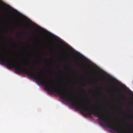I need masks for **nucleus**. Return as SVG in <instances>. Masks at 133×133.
Wrapping results in <instances>:
<instances>
[{"label":"nucleus","instance_id":"nucleus-2","mask_svg":"<svg viewBox=\"0 0 133 133\" xmlns=\"http://www.w3.org/2000/svg\"><path fill=\"white\" fill-rule=\"evenodd\" d=\"M42 73L43 74H44V73L43 72H42Z\"/></svg>","mask_w":133,"mask_h":133},{"label":"nucleus","instance_id":"nucleus-5","mask_svg":"<svg viewBox=\"0 0 133 133\" xmlns=\"http://www.w3.org/2000/svg\"><path fill=\"white\" fill-rule=\"evenodd\" d=\"M58 67H60V66L59 65H58Z\"/></svg>","mask_w":133,"mask_h":133},{"label":"nucleus","instance_id":"nucleus-3","mask_svg":"<svg viewBox=\"0 0 133 133\" xmlns=\"http://www.w3.org/2000/svg\"><path fill=\"white\" fill-rule=\"evenodd\" d=\"M103 80L104 79V77L103 78Z\"/></svg>","mask_w":133,"mask_h":133},{"label":"nucleus","instance_id":"nucleus-10","mask_svg":"<svg viewBox=\"0 0 133 133\" xmlns=\"http://www.w3.org/2000/svg\"><path fill=\"white\" fill-rule=\"evenodd\" d=\"M118 92H119V93H120V92L119 91Z\"/></svg>","mask_w":133,"mask_h":133},{"label":"nucleus","instance_id":"nucleus-9","mask_svg":"<svg viewBox=\"0 0 133 133\" xmlns=\"http://www.w3.org/2000/svg\"><path fill=\"white\" fill-rule=\"evenodd\" d=\"M5 38V37H3V38Z\"/></svg>","mask_w":133,"mask_h":133},{"label":"nucleus","instance_id":"nucleus-6","mask_svg":"<svg viewBox=\"0 0 133 133\" xmlns=\"http://www.w3.org/2000/svg\"><path fill=\"white\" fill-rule=\"evenodd\" d=\"M14 43H15V44H16V43H15V42H14Z\"/></svg>","mask_w":133,"mask_h":133},{"label":"nucleus","instance_id":"nucleus-8","mask_svg":"<svg viewBox=\"0 0 133 133\" xmlns=\"http://www.w3.org/2000/svg\"><path fill=\"white\" fill-rule=\"evenodd\" d=\"M113 86H114V87H115V86H114V85H113Z\"/></svg>","mask_w":133,"mask_h":133},{"label":"nucleus","instance_id":"nucleus-1","mask_svg":"<svg viewBox=\"0 0 133 133\" xmlns=\"http://www.w3.org/2000/svg\"><path fill=\"white\" fill-rule=\"evenodd\" d=\"M100 92H101V94L102 93V91H100Z\"/></svg>","mask_w":133,"mask_h":133},{"label":"nucleus","instance_id":"nucleus-7","mask_svg":"<svg viewBox=\"0 0 133 133\" xmlns=\"http://www.w3.org/2000/svg\"><path fill=\"white\" fill-rule=\"evenodd\" d=\"M131 115H132V116H133V114H131Z\"/></svg>","mask_w":133,"mask_h":133},{"label":"nucleus","instance_id":"nucleus-4","mask_svg":"<svg viewBox=\"0 0 133 133\" xmlns=\"http://www.w3.org/2000/svg\"><path fill=\"white\" fill-rule=\"evenodd\" d=\"M82 90L83 91H85L84 89H82Z\"/></svg>","mask_w":133,"mask_h":133}]
</instances>
